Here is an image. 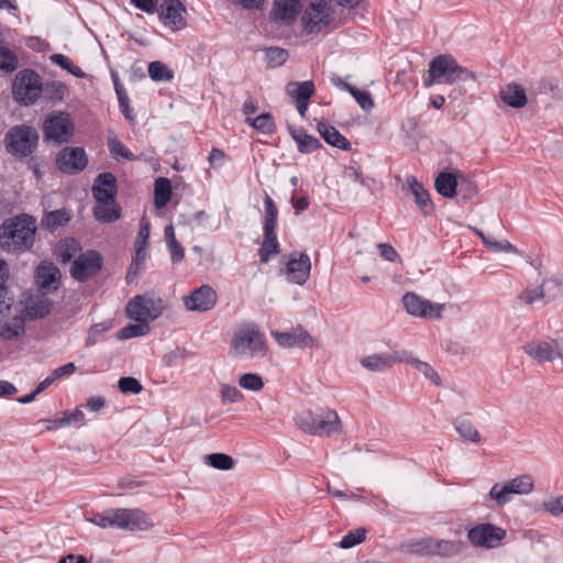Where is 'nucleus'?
Wrapping results in <instances>:
<instances>
[{
    "mask_svg": "<svg viewBox=\"0 0 563 563\" xmlns=\"http://www.w3.org/2000/svg\"><path fill=\"white\" fill-rule=\"evenodd\" d=\"M36 233L34 217L21 213L14 218L5 219L0 225V247L4 251L31 250Z\"/></svg>",
    "mask_w": 563,
    "mask_h": 563,
    "instance_id": "f257e3e1",
    "label": "nucleus"
},
{
    "mask_svg": "<svg viewBox=\"0 0 563 563\" xmlns=\"http://www.w3.org/2000/svg\"><path fill=\"white\" fill-rule=\"evenodd\" d=\"M429 79L424 85L431 86L433 84H455L457 81L474 80L475 77L467 68L457 64L451 55H439L434 57L429 64Z\"/></svg>",
    "mask_w": 563,
    "mask_h": 563,
    "instance_id": "f03ea898",
    "label": "nucleus"
},
{
    "mask_svg": "<svg viewBox=\"0 0 563 563\" xmlns=\"http://www.w3.org/2000/svg\"><path fill=\"white\" fill-rule=\"evenodd\" d=\"M298 428L311 435H331L342 432V423L335 410L306 411L296 417Z\"/></svg>",
    "mask_w": 563,
    "mask_h": 563,
    "instance_id": "7ed1b4c3",
    "label": "nucleus"
},
{
    "mask_svg": "<svg viewBox=\"0 0 563 563\" xmlns=\"http://www.w3.org/2000/svg\"><path fill=\"white\" fill-rule=\"evenodd\" d=\"M88 520L101 528H118L133 531L147 523V516L144 511L136 508H118L96 512Z\"/></svg>",
    "mask_w": 563,
    "mask_h": 563,
    "instance_id": "20e7f679",
    "label": "nucleus"
},
{
    "mask_svg": "<svg viewBox=\"0 0 563 563\" xmlns=\"http://www.w3.org/2000/svg\"><path fill=\"white\" fill-rule=\"evenodd\" d=\"M40 134L31 125L18 124L11 126L4 135L5 151L15 158L31 156L38 146Z\"/></svg>",
    "mask_w": 563,
    "mask_h": 563,
    "instance_id": "39448f33",
    "label": "nucleus"
},
{
    "mask_svg": "<svg viewBox=\"0 0 563 563\" xmlns=\"http://www.w3.org/2000/svg\"><path fill=\"white\" fill-rule=\"evenodd\" d=\"M232 346L238 355L247 357L265 356L268 349L264 334L254 323L245 324L234 332Z\"/></svg>",
    "mask_w": 563,
    "mask_h": 563,
    "instance_id": "423d86ee",
    "label": "nucleus"
},
{
    "mask_svg": "<svg viewBox=\"0 0 563 563\" xmlns=\"http://www.w3.org/2000/svg\"><path fill=\"white\" fill-rule=\"evenodd\" d=\"M41 76L33 69L26 68L18 73L12 87L14 99L24 106H31L42 95Z\"/></svg>",
    "mask_w": 563,
    "mask_h": 563,
    "instance_id": "0eeeda50",
    "label": "nucleus"
},
{
    "mask_svg": "<svg viewBox=\"0 0 563 563\" xmlns=\"http://www.w3.org/2000/svg\"><path fill=\"white\" fill-rule=\"evenodd\" d=\"M164 310L163 300L154 295H136L126 305V316L136 322L156 320Z\"/></svg>",
    "mask_w": 563,
    "mask_h": 563,
    "instance_id": "6e6552de",
    "label": "nucleus"
},
{
    "mask_svg": "<svg viewBox=\"0 0 563 563\" xmlns=\"http://www.w3.org/2000/svg\"><path fill=\"white\" fill-rule=\"evenodd\" d=\"M534 483L530 475H519L503 484H495L489 490V498L503 507L510 501L511 495H526L533 490Z\"/></svg>",
    "mask_w": 563,
    "mask_h": 563,
    "instance_id": "1a4fd4ad",
    "label": "nucleus"
},
{
    "mask_svg": "<svg viewBox=\"0 0 563 563\" xmlns=\"http://www.w3.org/2000/svg\"><path fill=\"white\" fill-rule=\"evenodd\" d=\"M103 266L102 255L95 250L80 253L71 263L70 276L78 283L96 277Z\"/></svg>",
    "mask_w": 563,
    "mask_h": 563,
    "instance_id": "9d476101",
    "label": "nucleus"
},
{
    "mask_svg": "<svg viewBox=\"0 0 563 563\" xmlns=\"http://www.w3.org/2000/svg\"><path fill=\"white\" fill-rule=\"evenodd\" d=\"M73 132L74 125L67 112H52L43 122L45 140H51L58 144L66 143L73 136Z\"/></svg>",
    "mask_w": 563,
    "mask_h": 563,
    "instance_id": "9b49d317",
    "label": "nucleus"
},
{
    "mask_svg": "<svg viewBox=\"0 0 563 563\" xmlns=\"http://www.w3.org/2000/svg\"><path fill=\"white\" fill-rule=\"evenodd\" d=\"M506 537V530L493 523H479L467 532L468 541L478 548H497Z\"/></svg>",
    "mask_w": 563,
    "mask_h": 563,
    "instance_id": "f8f14e48",
    "label": "nucleus"
},
{
    "mask_svg": "<svg viewBox=\"0 0 563 563\" xmlns=\"http://www.w3.org/2000/svg\"><path fill=\"white\" fill-rule=\"evenodd\" d=\"M402 303L409 314L424 319H440L444 310L443 303H433L415 292H406Z\"/></svg>",
    "mask_w": 563,
    "mask_h": 563,
    "instance_id": "ddd939ff",
    "label": "nucleus"
},
{
    "mask_svg": "<svg viewBox=\"0 0 563 563\" xmlns=\"http://www.w3.org/2000/svg\"><path fill=\"white\" fill-rule=\"evenodd\" d=\"M57 168L67 175L82 172L88 165V156L82 147H64L56 157Z\"/></svg>",
    "mask_w": 563,
    "mask_h": 563,
    "instance_id": "4468645a",
    "label": "nucleus"
},
{
    "mask_svg": "<svg viewBox=\"0 0 563 563\" xmlns=\"http://www.w3.org/2000/svg\"><path fill=\"white\" fill-rule=\"evenodd\" d=\"M303 29L314 33L330 23V7L325 0H312L302 15Z\"/></svg>",
    "mask_w": 563,
    "mask_h": 563,
    "instance_id": "2eb2a0df",
    "label": "nucleus"
},
{
    "mask_svg": "<svg viewBox=\"0 0 563 563\" xmlns=\"http://www.w3.org/2000/svg\"><path fill=\"white\" fill-rule=\"evenodd\" d=\"M523 352L539 363L551 362L563 357V341L545 340L523 345Z\"/></svg>",
    "mask_w": 563,
    "mask_h": 563,
    "instance_id": "dca6fc26",
    "label": "nucleus"
},
{
    "mask_svg": "<svg viewBox=\"0 0 563 563\" xmlns=\"http://www.w3.org/2000/svg\"><path fill=\"white\" fill-rule=\"evenodd\" d=\"M46 295V292L38 291L30 294L24 299V307L20 314L25 321L43 319L51 313L54 302Z\"/></svg>",
    "mask_w": 563,
    "mask_h": 563,
    "instance_id": "f3484780",
    "label": "nucleus"
},
{
    "mask_svg": "<svg viewBox=\"0 0 563 563\" xmlns=\"http://www.w3.org/2000/svg\"><path fill=\"white\" fill-rule=\"evenodd\" d=\"M272 336L276 340L279 346L284 349H308L312 347L314 340L310 333L303 329L302 325L291 328L289 331H271Z\"/></svg>",
    "mask_w": 563,
    "mask_h": 563,
    "instance_id": "a211bd4d",
    "label": "nucleus"
},
{
    "mask_svg": "<svg viewBox=\"0 0 563 563\" xmlns=\"http://www.w3.org/2000/svg\"><path fill=\"white\" fill-rule=\"evenodd\" d=\"M35 284L38 291L54 292L62 283V274L59 268L52 262L43 261L35 269Z\"/></svg>",
    "mask_w": 563,
    "mask_h": 563,
    "instance_id": "6ab92c4d",
    "label": "nucleus"
},
{
    "mask_svg": "<svg viewBox=\"0 0 563 563\" xmlns=\"http://www.w3.org/2000/svg\"><path fill=\"white\" fill-rule=\"evenodd\" d=\"M217 300V291L209 285H201L184 297V305L189 311L205 312L211 310Z\"/></svg>",
    "mask_w": 563,
    "mask_h": 563,
    "instance_id": "aec40b11",
    "label": "nucleus"
},
{
    "mask_svg": "<svg viewBox=\"0 0 563 563\" xmlns=\"http://www.w3.org/2000/svg\"><path fill=\"white\" fill-rule=\"evenodd\" d=\"M407 361V351H393L390 353H375L362 357L360 363L363 367L371 372H385L391 368L395 364Z\"/></svg>",
    "mask_w": 563,
    "mask_h": 563,
    "instance_id": "412c9836",
    "label": "nucleus"
},
{
    "mask_svg": "<svg viewBox=\"0 0 563 563\" xmlns=\"http://www.w3.org/2000/svg\"><path fill=\"white\" fill-rule=\"evenodd\" d=\"M91 190L97 203H114V199L118 192L117 178L112 173H101L95 179Z\"/></svg>",
    "mask_w": 563,
    "mask_h": 563,
    "instance_id": "4be33fe9",
    "label": "nucleus"
},
{
    "mask_svg": "<svg viewBox=\"0 0 563 563\" xmlns=\"http://www.w3.org/2000/svg\"><path fill=\"white\" fill-rule=\"evenodd\" d=\"M186 11L187 9L184 2L176 1L175 3L156 8L155 12L165 26L169 27L172 31H180L187 25V21L183 16Z\"/></svg>",
    "mask_w": 563,
    "mask_h": 563,
    "instance_id": "5701e85b",
    "label": "nucleus"
},
{
    "mask_svg": "<svg viewBox=\"0 0 563 563\" xmlns=\"http://www.w3.org/2000/svg\"><path fill=\"white\" fill-rule=\"evenodd\" d=\"M311 261L308 254L291 255L286 264V275L290 283L302 286L310 277Z\"/></svg>",
    "mask_w": 563,
    "mask_h": 563,
    "instance_id": "b1692460",
    "label": "nucleus"
},
{
    "mask_svg": "<svg viewBox=\"0 0 563 563\" xmlns=\"http://www.w3.org/2000/svg\"><path fill=\"white\" fill-rule=\"evenodd\" d=\"M461 172H441L434 180V187L439 195L444 198H453L457 194Z\"/></svg>",
    "mask_w": 563,
    "mask_h": 563,
    "instance_id": "393cba45",
    "label": "nucleus"
},
{
    "mask_svg": "<svg viewBox=\"0 0 563 563\" xmlns=\"http://www.w3.org/2000/svg\"><path fill=\"white\" fill-rule=\"evenodd\" d=\"M406 183L415 196V201L421 212L424 216L430 214L433 211V202L430 198L428 190L423 187L421 183L415 176H408Z\"/></svg>",
    "mask_w": 563,
    "mask_h": 563,
    "instance_id": "a878e982",
    "label": "nucleus"
},
{
    "mask_svg": "<svg viewBox=\"0 0 563 563\" xmlns=\"http://www.w3.org/2000/svg\"><path fill=\"white\" fill-rule=\"evenodd\" d=\"M317 130L322 139L331 146L342 151H350L351 143L336 128L324 122H319Z\"/></svg>",
    "mask_w": 563,
    "mask_h": 563,
    "instance_id": "bb28decb",
    "label": "nucleus"
},
{
    "mask_svg": "<svg viewBox=\"0 0 563 563\" xmlns=\"http://www.w3.org/2000/svg\"><path fill=\"white\" fill-rule=\"evenodd\" d=\"M288 132L292 140L296 142L298 151L302 154H310L316 150L322 147L320 141L308 134L305 129H296L291 125L288 126Z\"/></svg>",
    "mask_w": 563,
    "mask_h": 563,
    "instance_id": "cd10ccee",
    "label": "nucleus"
},
{
    "mask_svg": "<svg viewBox=\"0 0 563 563\" xmlns=\"http://www.w3.org/2000/svg\"><path fill=\"white\" fill-rule=\"evenodd\" d=\"M500 99L509 107L521 109L527 104V95L525 89L515 82L506 85L500 89Z\"/></svg>",
    "mask_w": 563,
    "mask_h": 563,
    "instance_id": "c85d7f7f",
    "label": "nucleus"
},
{
    "mask_svg": "<svg viewBox=\"0 0 563 563\" xmlns=\"http://www.w3.org/2000/svg\"><path fill=\"white\" fill-rule=\"evenodd\" d=\"M25 322L21 314L2 322L0 325V339L5 342L18 340L25 333Z\"/></svg>",
    "mask_w": 563,
    "mask_h": 563,
    "instance_id": "c756f323",
    "label": "nucleus"
},
{
    "mask_svg": "<svg viewBox=\"0 0 563 563\" xmlns=\"http://www.w3.org/2000/svg\"><path fill=\"white\" fill-rule=\"evenodd\" d=\"M550 286L556 287L560 295L563 294V287L561 283L555 278H550L543 282V284L536 288H528L519 295V299L526 305H531L536 300H539L545 296V292L550 290Z\"/></svg>",
    "mask_w": 563,
    "mask_h": 563,
    "instance_id": "7c9ffc66",
    "label": "nucleus"
},
{
    "mask_svg": "<svg viewBox=\"0 0 563 563\" xmlns=\"http://www.w3.org/2000/svg\"><path fill=\"white\" fill-rule=\"evenodd\" d=\"M80 250V242L75 238L67 236L58 241L54 254L59 262L66 264L69 263Z\"/></svg>",
    "mask_w": 563,
    "mask_h": 563,
    "instance_id": "2f4dec72",
    "label": "nucleus"
},
{
    "mask_svg": "<svg viewBox=\"0 0 563 563\" xmlns=\"http://www.w3.org/2000/svg\"><path fill=\"white\" fill-rule=\"evenodd\" d=\"M70 219V211H68L66 208H62L46 212L41 220V225L49 232H54L58 228L66 225Z\"/></svg>",
    "mask_w": 563,
    "mask_h": 563,
    "instance_id": "473e14b6",
    "label": "nucleus"
},
{
    "mask_svg": "<svg viewBox=\"0 0 563 563\" xmlns=\"http://www.w3.org/2000/svg\"><path fill=\"white\" fill-rule=\"evenodd\" d=\"M462 542L451 540H433L431 539L430 555H440L443 558H452L461 553Z\"/></svg>",
    "mask_w": 563,
    "mask_h": 563,
    "instance_id": "72a5a7b5",
    "label": "nucleus"
},
{
    "mask_svg": "<svg viewBox=\"0 0 563 563\" xmlns=\"http://www.w3.org/2000/svg\"><path fill=\"white\" fill-rule=\"evenodd\" d=\"M286 91L295 101H309L314 95L316 87L312 80L290 81L286 86Z\"/></svg>",
    "mask_w": 563,
    "mask_h": 563,
    "instance_id": "f704fd0d",
    "label": "nucleus"
},
{
    "mask_svg": "<svg viewBox=\"0 0 563 563\" xmlns=\"http://www.w3.org/2000/svg\"><path fill=\"white\" fill-rule=\"evenodd\" d=\"M300 0H274L275 20H294L298 14Z\"/></svg>",
    "mask_w": 563,
    "mask_h": 563,
    "instance_id": "c9c22d12",
    "label": "nucleus"
},
{
    "mask_svg": "<svg viewBox=\"0 0 563 563\" xmlns=\"http://www.w3.org/2000/svg\"><path fill=\"white\" fill-rule=\"evenodd\" d=\"M172 197V183L166 177H159L154 184V205L157 209L167 206Z\"/></svg>",
    "mask_w": 563,
    "mask_h": 563,
    "instance_id": "e433bc0d",
    "label": "nucleus"
},
{
    "mask_svg": "<svg viewBox=\"0 0 563 563\" xmlns=\"http://www.w3.org/2000/svg\"><path fill=\"white\" fill-rule=\"evenodd\" d=\"M280 252L276 232L264 231V241L258 250L260 261L267 263L272 255Z\"/></svg>",
    "mask_w": 563,
    "mask_h": 563,
    "instance_id": "4c0bfd02",
    "label": "nucleus"
},
{
    "mask_svg": "<svg viewBox=\"0 0 563 563\" xmlns=\"http://www.w3.org/2000/svg\"><path fill=\"white\" fill-rule=\"evenodd\" d=\"M245 122L263 134L272 135L276 132L275 120L268 112L262 113L256 118H246Z\"/></svg>",
    "mask_w": 563,
    "mask_h": 563,
    "instance_id": "58836bf2",
    "label": "nucleus"
},
{
    "mask_svg": "<svg viewBox=\"0 0 563 563\" xmlns=\"http://www.w3.org/2000/svg\"><path fill=\"white\" fill-rule=\"evenodd\" d=\"M95 218L102 223H112L121 217V208L119 205L108 207V205L98 203L93 208Z\"/></svg>",
    "mask_w": 563,
    "mask_h": 563,
    "instance_id": "ea45409f",
    "label": "nucleus"
},
{
    "mask_svg": "<svg viewBox=\"0 0 563 563\" xmlns=\"http://www.w3.org/2000/svg\"><path fill=\"white\" fill-rule=\"evenodd\" d=\"M265 216L263 220V231L276 232L278 209L274 200L266 194L265 200Z\"/></svg>",
    "mask_w": 563,
    "mask_h": 563,
    "instance_id": "a19ab883",
    "label": "nucleus"
},
{
    "mask_svg": "<svg viewBox=\"0 0 563 563\" xmlns=\"http://www.w3.org/2000/svg\"><path fill=\"white\" fill-rule=\"evenodd\" d=\"M475 233L482 239L484 245L494 252L519 253L518 249L507 240L495 241L477 229L475 230Z\"/></svg>",
    "mask_w": 563,
    "mask_h": 563,
    "instance_id": "79ce46f5",
    "label": "nucleus"
},
{
    "mask_svg": "<svg viewBox=\"0 0 563 563\" xmlns=\"http://www.w3.org/2000/svg\"><path fill=\"white\" fill-rule=\"evenodd\" d=\"M402 363H408L413 365L420 373L424 375L426 378L430 379L433 384L440 385L441 378L438 373L431 367L430 364L422 362L418 358H415L410 352L407 351V361H402Z\"/></svg>",
    "mask_w": 563,
    "mask_h": 563,
    "instance_id": "37998d69",
    "label": "nucleus"
},
{
    "mask_svg": "<svg viewBox=\"0 0 563 563\" xmlns=\"http://www.w3.org/2000/svg\"><path fill=\"white\" fill-rule=\"evenodd\" d=\"M148 322H137L123 327L117 334L119 340H128L136 336L145 335L150 332Z\"/></svg>",
    "mask_w": 563,
    "mask_h": 563,
    "instance_id": "c03bdc74",
    "label": "nucleus"
},
{
    "mask_svg": "<svg viewBox=\"0 0 563 563\" xmlns=\"http://www.w3.org/2000/svg\"><path fill=\"white\" fill-rule=\"evenodd\" d=\"M454 426L456 431L463 439L472 441L474 443H478L481 441V434L470 420L457 419Z\"/></svg>",
    "mask_w": 563,
    "mask_h": 563,
    "instance_id": "a18cd8bd",
    "label": "nucleus"
},
{
    "mask_svg": "<svg viewBox=\"0 0 563 563\" xmlns=\"http://www.w3.org/2000/svg\"><path fill=\"white\" fill-rule=\"evenodd\" d=\"M148 76L154 81H170L174 78L173 71L158 60L148 64Z\"/></svg>",
    "mask_w": 563,
    "mask_h": 563,
    "instance_id": "49530a36",
    "label": "nucleus"
},
{
    "mask_svg": "<svg viewBox=\"0 0 563 563\" xmlns=\"http://www.w3.org/2000/svg\"><path fill=\"white\" fill-rule=\"evenodd\" d=\"M68 89L67 86L62 81H51L43 84L42 93L45 98L53 101H62L65 98Z\"/></svg>",
    "mask_w": 563,
    "mask_h": 563,
    "instance_id": "de8ad7c7",
    "label": "nucleus"
},
{
    "mask_svg": "<svg viewBox=\"0 0 563 563\" xmlns=\"http://www.w3.org/2000/svg\"><path fill=\"white\" fill-rule=\"evenodd\" d=\"M457 192L464 202L470 201L477 194V184L461 172Z\"/></svg>",
    "mask_w": 563,
    "mask_h": 563,
    "instance_id": "09e8293b",
    "label": "nucleus"
},
{
    "mask_svg": "<svg viewBox=\"0 0 563 563\" xmlns=\"http://www.w3.org/2000/svg\"><path fill=\"white\" fill-rule=\"evenodd\" d=\"M19 65L16 55L8 47L0 45V70L13 73Z\"/></svg>",
    "mask_w": 563,
    "mask_h": 563,
    "instance_id": "8fccbe9b",
    "label": "nucleus"
},
{
    "mask_svg": "<svg viewBox=\"0 0 563 563\" xmlns=\"http://www.w3.org/2000/svg\"><path fill=\"white\" fill-rule=\"evenodd\" d=\"M207 463L213 468L229 471L234 466L232 456L224 453H211L206 456Z\"/></svg>",
    "mask_w": 563,
    "mask_h": 563,
    "instance_id": "3c124183",
    "label": "nucleus"
},
{
    "mask_svg": "<svg viewBox=\"0 0 563 563\" xmlns=\"http://www.w3.org/2000/svg\"><path fill=\"white\" fill-rule=\"evenodd\" d=\"M366 533L367 531L364 528L351 530L342 538L339 544L342 549L353 548L365 540Z\"/></svg>",
    "mask_w": 563,
    "mask_h": 563,
    "instance_id": "603ef678",
    "label": "nucleus"
},
{
    "mask_svg": "<svg viewBox=\"0 0 563 563\" xmlns=\"http://www.w3.org/2000/svg\"><path fill=\"white\" fill-rule=\"evenodd\" d=\"M288 57V51L285 48L272 46L266 49V58L271 67L282 66L287 62Z\"/></svg>",
    "mask_w": 563,
    "mask_h": 563,
    "instance_id": "864d4df0",
    "label": "nucleus"
},
{
    "mask_svg": "<svg viewBox=\"0 0 563 563\" xmlns=\"http://www.w3.org/2000/svg\"><path fill=\"white\" fill-rule=\"evenodd\" d=\"M111 328H112V321L111 320L93 324L89 329V333H88V336L86 339V346L95 345L97 343V341L99 340V338L103 333L109 331Z\"/></svg>",
    "mask_w": 563,
    "mask_h": 563,
    "instance_id": "5fc2aeb1",
    "label": "nucleus"
},
{
    "mask_svg": "<svg viewBox=\"0 0 563 563\" xmlns=\"http://www.w3.org/2000/svg\"><path fill=\"white\" fill-rule=\"evenodd\" d=\"M239 384L242 388L252 391H258L264 386L262 377L258 374L253 373L242 375L239 379Z\"/></svg>",
    "mask_w": 563,
    "mask_h": 563,
    "instance_id": "6e6d98bb",
    "label": "nucleus"
},
{
    "mask_svg": "<svg viewBox=\"0 0 563 563\" xmlns=\"http://www.w3.org/2000/svg\"><path fill=\"white\" fill-rule=\"evenodd\" d=\"M118 387L122 394L137 395L143 390L142 384L132 376L121 377Z\"/></svg>",
    "mask_w": 563,
    "mask_h": 563,
    "instance_id": "4d7b16f0",
    "label": "nucleus"
},
{
    "mask_svg": "<svg viewBox=\"0 0 563 563\" xmlns=\"http://www.w3.org/2000/svg\"><path fill=\"white\" fill-rule=\"evenodd\" d=\"M220 395L223 404H234L243 398V394L238 387L228 384L220 385Z\"/></svg>",
    "mask_w": 563,
    "mask_h": 563,
    "instance_id": "13d9d810",
    "label": "nucleus"
},
{
    "mask_svg": "<svg viewBox=\"0 0 563 563\" xmlns=\"http://www.w3.org/2000/svg\"><path fill=\"white\" fill-rule=\"evenodd\" d=\"M108 148L113 156H120L128 161H134V154L117 139H109Z\"/></svg>",
    "mask_w": 563,
    "mask_h": 563,
    "instance_id": "bf43d9fd",
    "label": "nucleus"
},
{
    "mask_svg": "<svg viewBox=\"0 0 563 563\" xmlns=\"http://www.w3.org/2000/svg\"><path fill=\"white\" fill-rule=\"evenodd\" d=\"M542 507L553 517H563V495L545 499Z\"/></svg>",
    "mask_w": 563,
    "mask_h": 563,
    "instance_id": "052dcab7",
    "label": "nucleus"
},
{
    "mask_svg": "<svg viewBox=\"0 0 563 563\" xmlns=\"http://www.w3.org/2000/svg\"><path fill=\"white\" fill-rule=\"evenodd\" d=\"M430 545L431 539H420V540H411L407 544L402 545V548H407V550L411 553H416L419 555H430Z\"/></svg>",
    "mask_w": 563,
    "mask_h": 563,
    "instance_id": "680f3d73",
    "label": "nucleus"
},
{
    "mask_svg": "<svg viewBox=\"0 0 563 563\" xmlns=\"http://www.w3.org/2000/svg\"><path fill=\"white\" fill-rule=\"evenodd\" d=\"M353 97L362 110L371 111L374 108V101L368 91L357 89Z\"/></svg>",
    "mask_w": 563,
    "mask_h": 563,
    "instance_id": "e2e57ef3",
    "label": "nucleus"
},
{
    "mask_svg": "<svg viewBox=\"0 0 563 563\" xmlns=\"http://www.w3.org/2000/svg\"><path fill=\"white\" fill-rule=\"evenodd\" d=\"M150 238V223L145 219L141 220L139 234L135 241V245L145 246L147 245V241Z\"/></svg>",
    "mask_w": 563,
    "mask_h": 563,
    "instance_id": "0e129e2a",
    "label": "nucleus"
},
{
    "mask_svg": "<svg viewBox=\"0 0 563 563\" xmlns=\"http://www.w3.org/2000/svg\"><path fill=\"white\" fill-rule=\"evenodd\" d=\"M64 419L67 421V426L70 424H85V415L80 409H75L74 411H65L63 415Z\"/></svg>",
    "mask_w": 563,
    "mask_h": 563,
    "instance_id": "69168bd1",
    "label": "nucleus"
},
{
    "mask_svg": "<svg viewBox=\"0 0 563 563\" xmlns=\"http://www.w3.org/2000/svg\"><path fill=\"white\" fill-rule=\"evenodd\" d=\"M167 247L170 252L172 262L174 264H178L184 260L185 252L183 246L178 243V241L167 244Z\"/></svg>",
    "mask_w": 563,
    "mask_h": 563,
    "instance_id": "338daca9",
    "label": "nucleus"
},
{
    "mask_svg": "<svg viewBox=\"0 0 563 563\" xmlns=\"http://www.w3.org/2000/svg\"><path fill=\"white\" fill-rule=\"evenodd\" d=\"M377 247L379 250L380 256L385 260L389 262H396L399 258L397 251L390 244L380 243Z\"/></svg>",
    "mask_w": 563,
    "mask_h": 563,
    "instance_id": "774afa93",
    "label": "nucleus"
}]
</instances>
